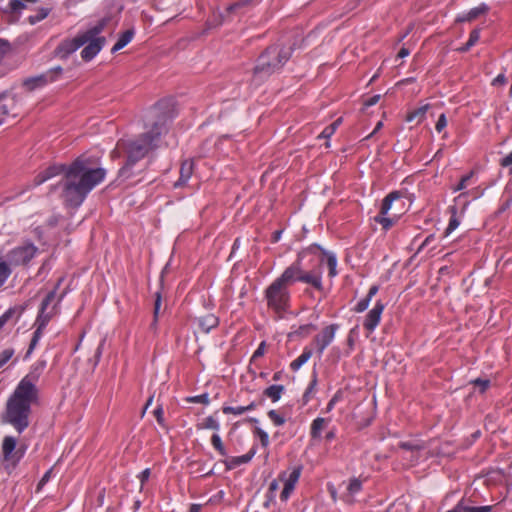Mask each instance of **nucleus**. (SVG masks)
Wrapping results in <instances>:
<instances>
[{
    "label": "nucleus",
    "mask_w": 512,
    "mask_h": 512,
    "mask_svg": "<svg viewBox=\"0 0 512 512\" xmlns=\"http://www.w3.org/2000/svg\"><path fill=\"white\" fill-rule=\"evenodd\" d=\"M163 102L156 103L150 111V118L153 120L151 128L138 135L134 139H120L112 157H117L123 152L126 155L125 164L119 169L118 177L127 180L141 172L138 163L154 152L159 147L162 134L167 132V122L171 116L161 111Z\"/></svg>",
    "instance_id": "f257e3e1"
},
{
    "label": "nucleus",
    "mask_w": 512,
    "mask_h": 512,
    "mask_svg": "<svg viewBox=\"0 0 512 512\" xmlns=\"http://www.w3.org/2000/svg\"><path fill=\"white\" fill-rule=\"evenodd\" d=\"M45 366L42 361L26 375L16 386L6 402L1 415L3 423L10 424L18 433H22L30 425L32 405L38 403L39 391L35 383Z\"/></svg>",
    "instance_id": "f03ea898"
},
{
    "label": "nucleus",
    "mask_w": 512,
    "mask_h": 512,
    "mask_svg": "<svg viewBox=\"0 0 512 512\" xmlns=\"http://www.w3.org/2000/svg\"><path fill=\"white\" fill-rule=\"evenodd\" d=\"M106 171L103 168H92L87 159L78 157L68 169L63 178L62 199L66 206L79 207L88 193L101 181Z\"/></svg>",
    "instance_id": "7ed1b4c3"
},
{
    "label": "nucleus",
    "mask_w": 512,
    "mask_h": 512,
    "mask_svg": "<svg viewBox=\"0 0 512 512\" xmlns=\"http://www.w3.org/2000/svg\"><path fill=\"white\" fill-rule=\"evenodd\" d=\"M107 23L108 19L103 18L96 25L78 33L74 38L64 39L55 49L56 56L67 59L72 53L87 44L81 51V57L86 62L92 60L106 43L105 37L99 35L103 32Z\"/></svg>",
    "instance_id": "20e7f679"
},
{
    "label": "nucleus",
    "mask_w": 512,
    "mask_h": 512,
    "mask_svg": "<svg viewBox=\"0 0 512 512\" xmlns=\"http://www.w3.org/2000/svg\"><path fill=\"white\" fill-rule=\"evenodd\" d=\"M292 55L291 47H279L277 45L269 46L258 58L257 65L254 67V77L266 78L278 71L290 59Z\"/></svg>",
    "instance_id": "39448f33"
},
{
    "label": "nucleus",
    "mask_w": 512,
    "mask_h": 512,
    "mask_svg": "<svg viewBox=\"0 0 512 512\" xmlns=\"http://www.w3.org/2000/svg\"><path fill=\"white\" fill-rule=\"evenodd\" d=\"M267 307L281 315L290 306V292L284 285L274 280L265 290Z\"/></svg>",
    "instance_id": "423d86ee"
},
{
    "label": "nucleus",
    "mask_w": 512,
    "mask_h": 512,
    "mask_svg": "<svg viewBox=\"0 0 512 512\" xmlns=\"http://www.w3.org/2000/svg\"><path fill=\"white\" fill-rule=\"evenodd\" d=\"M302 471V466L295 467L292 472L289 474L287 478L284 476H280L278 479H274L270 482L267 498L268 501H272L275 498L276 491L279 489V482L284 483V487L280 494V499L282 501H287L290 497V494L295 488L296 483L298 482Z\"/></svg>",
    "instance_id": "0eeeda50"
},
{
    "label": "nucleus",
    "mask_w": 512,
    "mask_h": 512,
    "mask_svg": "<svg viewBox=\"0 0 512 512\" xmlns=\"http://www.w3.org/2000/svg\"><path fill=\"white\" fill-rule=\"evenodd\" d=\"M63 69L60 66H57L55 68H52L48 70L47 72L29 77L23 81V87L28 91L32 92L37 88L44 87L48 83H52L59 79V77L62 75Z\"/></svg>",
    "instance_id": "6e6552de"
},
{
    "label": "nucleus",
    "mask_w": 512,
    "mask_h": 512,
    "mask_svg": "<svg viewBox=\"0 0 512 512\" xmlns=\"http://www.w3.org/2000/svg\"><path fill=\"white\" fill-rule=\"evenodd\" d=\"M16 444L17 441L12 436H5L2 442L3 459L13 468L17 466L25 453V448L16 449Z\"/></svg>",
    "instance_id": "1a4fd4ad"
},
{
    "label": "nucleus",
    "mask_w": 512,
    "mask_h": 512,
    "mask_svg": "<svg viewBox=\"0 0 512 512\" xmlns=\"http://www.w3.org/2000/svg\"><path fill=\"white\" fill-rule=\"evenodd\" d=\"M37 250L32 243L16 247L8 254L9 262L15 266L26 265L35 256Z\"/></svg>",
    "instance_id": "9d476101"
},
{
    "label": "nucleus",
    "mask_w": 512,
    "mask_h": 512,
    "mask_svg": "<svg viewBox=\"0 0 512 512\" xmlns=\"http://www.w3.org/2000/svg\"><path fill=\"white\" fill-rule=\"evenodd\" d=\"M46 310L47 309H42V306H40V309H39V312H38V315H37V318L35 321L36 330L33 333L26 356H29L32 353V351L35 349L40 338L42 337L43 330L46 328L49 321L53 317V313L46 312Z\"/></svg>",
    "instance_id": "9b49d317"
},
{
    "label": "nucleus",
    "mask_w": 512,
    "mask_h": 512,
    "mask_svg": "<svg viewBox=\"0 0 512 512\" xmlns=\"http://www.w3.org/2000/svg\"><path fill=\"white\" fill-rule=\"evenodd\" d=\"M338 324H330L322 329V331L313 338V344L316 347L319 357L324 350L331 344L338 330Z\"/></svg>",
    "instance_id": "f8f14e48"
},
{
    "label": "nucleus",
    "mask_w": 512,
    "mask_h": 512,
    "mask_svg": "<svg viewBox=\"0 0 512 512\" xmlns=\"http://www.w3.org/2000/svg\"><path fill=\"white\" fill-rule=\"evenodd\" d=\"M301 264L302 263L300 259L296 260L294 263L288 266L275 280L289 289V286L297 281H300Z\"/></svg>",
    "instance_id": "ddd939ff"
},
{
    "label": "nucleus",
    "mask_w": 512,
    "mask_h": 512,
    "mask_svg": "<svg viewBox=\"0 0 512 512\" xmlns=\"http://www.w3.org/2000/svg\"><path fill=\"white\" fill-rule=\"evenodd\" d=\"M384 307L381 301H377L373 309L366 315L363 326L368 332H373L379 324Z\"/></svg>",
    "instance_id": "4468645a"
},
{
    "label": "nucleus",
    "mask_w": 512,
    "mask_h": 512,
    "mask_svg": "<svg viewBox=\"0 0 512 512\" xmlns=\"http://www.w3.org/2000/svg\"><path fill=\"white\" fill-rule=\"evenodd\" d=\"M67 169H68V167H66L65 165H52V166L48 167L45 171L39 173L34 178V184L40 185L53 176H56V175H59L62 173L65 174Z\"/></svg>",
    "instance_id": "2eb2a0df"
},
{
    "label": "nucleus",
    "mask_w": 512,
    "mask_h": 512,
    "mask_svg": "<svg viewBox=\"0 0 512 512\" xmlns=\"http://www.w3.org/2000/svg\"><path fill=\"white\" fill-rule=\"evenodd\" d=\"M489 11V6L482 3L478 7L472 8L469 12L463 15H459L456 18V22L463 23V22H471L481 15H485Z\"/></svg>",
    "instance_id": "dca6fc26"
},
{
    "label": "nucleus",
    "mask_w": 512,
    "mask_h": 512,
    "mask_svg": "<svg viewBox=\"0 0 512 512\" xmlns=\"http://www.w3.org/2000/svg\"><path fill=\"white\" fill-rule=\"evenodd\" d=\"M194 169V163L192 160H184L180 167V177L177 182H175L174 186L179 187L186 184V182L190 179L192 176Z\"/></svg>",
    "instance_id": "f3484780"
},
{
    "label": "nucleus",
    "mask_w": 512,
    "mask_h": 512,
    "mask_svg": "<svg viewBox=\"0 0 512 512\" xmlns=\"http://www.w3.org/2000/svg\"><path fill=\"white\" fill-rule=\"evenodd\" d=\"M200 330L204 333L210 332L211 329L216 328L219 324V319L214 314H207L196 319Z\"/></svg>",
    "instance_id": "a211bd4d"
},
{
    "label": "nucleus",
    "mask_w": 512,
    "mask_h": 512,
    "mask_svg": "<svg viewBox=\"0 0 512 512\" xmlns=\"http://www.w3.org/2000/svg\"><path fill=\"white\" fill-rule=\"evenodd\" d=\"M300 282L310 284L318 291L323 290L321 276L319 274L304 271L302 267H301Z\"/></svg>",
    "instance_id": "6ab92c4d"
},
{
    "label": "nucleus",
    "mask_w": 512,
    "mask_h": 512,
    "mask_svg": "<svg viewBox=\"0 0 512 512\" xmlns=\"http://www.w3.org/2000/svg\"><path fill=\"white\" fill-rule=\"evenodd\" d=\"M362 489V483L359 479L353 478L350 480V483L348 485V493L343 495L342 499L349 505L354 504V494L360 492Z\"/></svg>",
    "instance_id": "aec40b11"
},
{
    "label": "nucleus",
    "mask_w": 512,
    "mask_h": 512,
    "mask_svg": "<svg viewBox=\"0 0 512 512\" xmlns=\"http://www.w3.org/2000/svg\"><path fill=\"white\" fill-rule=\"evenodd\" d=\"M430 105L429 104H425L421 107H418L412 111H410L407 115H406V118L405 120L407 122H412V121H416V124H419L421 123L424 118H425V115L427 113V110L429 109Z\"/></svg>",
    "instance_id": "412c9836"
},
{
    "label": "nucleus",
    "mask_w": 512,
    "mask_h": 512,
    "mask_svg": "<svg viewBox=\"0 0 512 512\" xmlns=\"http://www.w3.org/2000/svg\"><path fill=\"white\" fill-rule=\"evenodd\" d=\"M256 449L252 448L247 454L238 456V457H232L229 461H226L225 464L227 466V469H233L236 466H239L241 464L248 463L252 457L255 455Z\"/></svg>",
    "instance_id": "4be33fe9"
},
{
    "label": "nucleus",
    "mask_w": 512,
    "mask_h": 512,
    "mask_svg": "<svg viewBox=\"0 0 512 512\" xmlns=\"http://www.w3.org/2000/svg\"><path fill=\"white\" fill-rule=\"evenodd\" d=\"M134 36V30L128 29L124 31L118 38L115 45L112 47L111 52L115 53L121 49H123L133 38Z\"/></svg>",
    "instance_id": "5701e85b"
},
{
    "label": "nucleus",
    "mask_w": 512,
    "mask_h": 512,
    "mask_svg": "<svg viewBox=\"0 0 512 512\" xmlns=\"http://www.w3.org/2000/svg\"><path fill=\"white\" fill-rule=\"evenodd\" d=\"M313 351L310 347H305L301 355L293 360L290 364V368L293 371H297L302 365H304L312 356Z\"/></svg>",
    "instance_id": "b1692460"
},
{
    "label": "nucleus",
    "mask_w": 512,
    "mask_h": 512,
    "mask_svg": "<svg viewBox=\"0 0 512 512\" xmlns=\"http://www.w3.org/2000/svg\"><path fill=\"white\" fill-rule=\"evenodd\" d=\"M284 390L285 387L283 385H271L264 389L263 395L271 399L272 402H277Z\"/></svg>",
    "instance_id": "393cba45"
},
{
    "label": "nucleus",
    "mask_w": 512,
    "mask_h": 512,
    "mask_svg": "<svg viewBox=\"0 0 512 512\" xmlns=\"http://www.w3.org/2000/svg\"><path fill=\"white\" fill-rule=\"evenodd\" d=\"M377 292H378V286H377V285H373V286H371V287H370V289H369V292H368L367 296H366L365 298L361 299V300L357 303V305H356V307H355V309H354V310H355L356 312H358V313L365 311V310L368 308V306H369V303H370V301H371V298H372V297H373Z\"/></svg>",
    "instance_id": "a878e982"
},
{
    "label": "nucleus",
    "mask_w": 512,
    "mask_h": 512,
    "mask_svg": "<svg viewBox=\"0 0 512 512\" xmlns=\"http://www.w3.org/2000/svg\"><path fill=\"white\" fill-rule=\"evenodd\" d=\"M400 197L401 194L398 191H393L389 193L382 201L379 214L386 215L388 211L391 209L392 202L394 200L399 199Z\"/></svg>",
    "instance_id": "bb28decb"
},
{
    "label": "nucleus",
    "mask_w": 512,
    "mask_h": 512,
    "mask_svg": "<svg viewBox=\"0 0 512 512\" xmlns=\"http://www.w3.org/2000/svg\"><path fill=\"white\" fill-rule=\"evenodd\" d=\"M256 403L251 402L247 406H238V407H232V406H223L222 411L224 414H234V415H241L245 413L246 411H251L256 408Z\"/></svg>",
    "instance_id": "cd10ccee"
},
{
    "label": "nucleus",
    "mask_w": 512,
    "mask_h": 512,
    "mask_svg": "<svg viewBox=\"0 0 512 512\" xmlns=\"http://www.w3.org/2000/svg\"><path fill=\"white\" fill-rule=\"evenodd\" d=\"M326 424V419L318 417L313 420L311 424L310 434L313 439H318L321 436V432Z\"/></svg>",
    "instance_id": "c85d7f7f"
},
{
    "label": "nucleus",
    "mask_w": 512,
    "mask_h": 512,
    "mask_svg": "<svg viewBox=\"0 0 512 512\" xmlns=\"http://www.w3.org/2000/svg\"><path fill=\"white\" fill-rule=\"evenodd\" d=\"M451 217L449 220V224L445 230L444 236L447 237L450 233H452L460 224L458 218H457V207L451 206L449 208Z\"/></svg>",
    "instance_id": "c756f323"
},
{
    "label": "nucleus",
    "mask_w": 512,
    "mask_h": 512,
    "mask_svg": "<svg viewBox=\"0 0 512 512\" xmlns=\"http://www.w3.org/2000/svg\"><path fill=\"white\" fill-rule=\"evenodd\" d=\"M317 329V326L310 323V324H305V325H301L298 327L297 330L291 332L289 334V337H301V338H304V337H307L312 331H315Z\"/></svg>",
    "instance_id": "7c9ffc66"
},
{
    "label": "nucleus",
    "mask_w": 512,
    "mask_h": 512,
    "mask_svg": "<svg viewBox=\"0 0 512 512\" xmlns=\"http://www.w3.org/2000/svg\"><path fill=\"white\" fill-rule=\"evenodd\" d=\"M322 253L326 256V262L327 266L329 268V276L334 277L337 275V259L336 256L332 253L326 252L325 250L321 249Z\"/></svg>",
    "instance_id": "2f4dec72"
},
{
    "label": "nucleus",
    "mask_w": 512,
    "mask_h": 512,
    "mask_svg": "<svg viewBox=\"0 0 512 512\" xmlns=\"http://www.w3.org/2000/svg\"><path fill=\"white\" fill-rule=\"evenodd\" d=\"M50 11H51V8H48V7H42L40 9H38L35 14L30 15L28 17L29 23L34 25V24L42 21L49 15Z\"/></svg>",
    "instance_id": "473e14b6"
},
{
    "label": "nucleus",
    "mask_w": 512,
    "mask_h": 512,
    "mask_svg": "<svg viewBox=\"0 0 512 512\" xmlns=\"http://www.w3.org/2000/svg\"><path fill=\"white\" fill-rule=\"evenodd\" d=\"M197 429H212L218 431L220 429V425L213 416H208L201 423L197 424Z\"/></svg>",
    "instance_id": "72a5a7b5"
},
{
    "label": "nucleus",
    "mask_w": 512,
    "mask_h": 512,
    "mask_svg": "<svg viewBox=\"0 0 512 512\" xmlns=\"http://www.w3.org/2000/svg\"><path fill=\"white\" fill-rule=\"evenodd\" d=\"M211 444L214 447V449L217 450L221 456H224V457L227 456V454H228L227 450L224 447L223 442L218 434L215 433L212 435Z\"/></svg>",
    "instance_id": "f704fd0d"
},
{
    "label": "nucleus",
    "mask_w": 512,
    "mask_h": 512,
    "mask_svg": "<svg viewBox=\"0 0 512 512\" xmlns=\"http://www.w3.org/2000/svg\"><path fill=\"white\" fill-rule=\"evenodd\" d=\"M25 308V306L10 307L3 315H1V317L4 318L5 322L7 323L14 315L20 317L24 312Z\"/></svg>",
    "instance_id": "c9c22d12"
},
{
    "label": "nucleus",
    "mask_w": 512,
    "mask_h": 512,
    "mask_svg": "<svg viewBox=\"0 0 512 512\" xmlns=\"http://www.w3.org/2000/svg\"><path fill=\"white\" fill-rule=\"evenodd\" d=\"M374 221L376 223H379L382 226L383 230H385V231L389 230L395 222L394 219L386 217L385 215H381V214H378L377 216H375Z\"/></svg>",
    "instance_id": "e433bc0d"
},
{
    "label": "nucleus",
    "mask_w": 512,
    "mask_h": 512,
    "mask_svg": "<svg viewBox=\"0 0 512 512\" xmlns=\"http://www.w3.org/2000/svg\"><path fill=\"white\" fill-rule=\"evenodd\" d=\"M342 122V118H338L335 120L331 125L327 126L322 133L320 134V137L323 138H330L336 131L337 127Z\"/></svg>",
    "instance_id": "4c0bfd02"
},
{
    "label": "nucleus",
    "mask_w": 512,
    "mask_h": 512,
    "mask_svg": "<svg viewBox=\"0 0 512 512\" xmlns=\"http://www.w3.org/2000/svg\"><path fill=\"white\" fill-rule=\"evenodd\" d=\"M257 0H239L233 4H231L228 8H227V11L230 12V13H234V12H237L238 10H240L241 8L243 7H246L254 2H256Z\"/></svg>",
    "instance_id": "58836bf2"
},
{
    "label": "nucleus",
    "mask_w": 512,
    "mask_h": 512,
    "mask_svg": "<svg viewBox=\"0 0 512 512\" xmlns=\"http://www.w3.org/2000/svg\"><path fill=\"white\" fill-rule=\"evenodd\" d=\"M267 415L276 426H282L286 421L285 418L282 415H280L276 410L268 411Z\"/></svg>",
    "instance_id": "ea45409f"
},
{
    "label": "nucleus",
    "mask_w": 512,
    "mask_h": 512,
    "mask_svg": "<svg viewBox=\"0 0 512 512\" xmlns=\"http://www.w3.org/2000/svg\"><path fill=\"white\" fill-rule=\"evenodd\" d=\"M10 274L11 269L8 264L6 262H0V286L4 284Z\"/></svg>",
    "instance_id": "a19ab883"
},
{
    "label": "nucleus",
    "mask_w": 512,
    "mask_h": 512,
    "mask_svg": "<svg viewBox=\"0 0 512 512\" xmlns=\"http://www.w3.org/2000/svg\"><path fill=\"white\" fill-rule=\"evenodd\" d=\"M13 348H7L0 353V368H2L14 355Z\"/></svg>",
    "instance_id": "79ce46f5"
},
{
    "label": "nucleus",
    "mask_w": 512,
    "mask_h": 512,
    "mask_svg": "<svg viewBox=\"0 0 512 512\" xmlns=\"http://www.w3.org/2000/svg\"><path fill=\"white\" fill-rule=\"evenodd\" d=\"M471 384H473L475 387H478L480 393H484L490 386V380L477 378L475 380H472Z\"/></svg>",
    "instance_id": "37998d69"
},
{
    "label": "nucleus",
    "mask_w": 512,
    "mask_h": 512,
    "mask_svg": "<svg viewBox=\"0 0 512 512\" xmlns=\"http://www.w3.org/2000/svg\"><path fill=\"white\" fill-rule=\"evenodd\" d=\"M254 433L259 437L261 445L264 448L268 447V445H269V436H268V434L264 430L259 428V427H256L254 429Z\"/></svg>",
    "instance_id": "c03bdc74"
},
{
    "label": "nucleus",
    "mask_w": 512,
    "mask_h": 512,
    "mask_svg": "<svg viewBox=\"0 0 512 512\" xmlns=\"http://www.w3.org/2000/svg\"><path fill=\"white\" fill-rule=\"evenodd\" d=\"M499 165L503 168H508L509 175H512V151L500 159Z\"/></svg>",
    "instance_id": "a18cd8bd"
},
{
    "label": "nucleus",
    "mask_w": 512,
    "mask_h": 512,
    "mask_svg": "<svg viewBox=\"0 0 512 512\" xmlns=\"http://www.w3.org/2000/svg\"><path fill=\"white\" fill-rule=\"evenodd\" d=\"M186 400L188 402L201 403V404H204V405H208L209 402H210L209 396H208L207 393H204V394H201V395H198V396L188 397Z\"/></svg>",
    "instance_id": "49530a36"
},
{
    "label": "nucleus",
    "mask_w": 512,
    "mask_h": 512,
    "mask_svg": "<svg viewBox=\"0 0 512 512\" xmlns=\"http://www.w3.org/2000/svg\"><path fill=\"white\" fill-rule=\"evenodd\" d=\"M162 303L161 293L158 291L155 293L153 316L159 317V311Z\"/></svg>",
    "instance_id": "de8ad7c7"
},
{
    "label": "nucleus",
    "mask_w": 512,
    "mask_h": 512,
    "mask_svg": "<svg viewBox=\"0 0 512 512\" xmlns=\"http://www.w3.org/2000/svg\"><path fill=\"white\" fill-rule=\"evenodd\" d=\"M56 289H53L52 291H50L46 296L45 298L43 299L42 303L40 306H42V309H47L48 306L50 305V303L54 300L55 296H56Z\"/></svg>",
    "instance_id": "09e8293b"
},
{
    "label": "nucleus",
    "mask_w": 512,
    "mask_h": 512,
    "mask_svg": "<svg viewBox=\"0 0 512 512\" xmlns=\"http://www.w3.org/2000/svg\"><path fill=\"white\" fill-rule=\"evenodd\" d=\"M399 447L410 451H420L423 448V446L411 442H400Z\"/></svg>",
    "instance_id": "8fccbe9b"
},
{
    "label": "nucleus",
    "mask_w": 512,
    "mask_h": 512,
    "mask_svg": "<svg viewBox=\"0 0 512 512\" xmlns=\"http://www.w3.org/2000/svg\"><path fill=\"white\" fill-rule=\"evenodd\" d=\"M492 506L472 507L464 504L465 512H491Z\"/></svg>",
    "instance_id": "3c124183"
},
{
    "label": "nucleus",
    "mask_w": 512,
    "mask_h": 512,
    "mask_svg": "<svg viewBox=\"0 0 512 512\" xmlns=\"http://www.w3.org/2000/svg\"><path fill=\"white\" fill-rule=\"evenodd\" d=\"M480 38V30L479 29H473L470 32L469 39H468V46H474Z\"/></svg>",
    "instance_id": "603ef678"
},
{
    "label": "nucleus",
    "mask_w": 512,
    "mask_h": 512,
    "mask_svg": "<svg viewBox=\"0 0 512 512\" xmlns=\"http://www.w3.org/2000/svg\"><path fill=\"white\" fill-rule=\"evenodd\" d=\"M473 175V172L471 171L470 173H468L467 175L463 176L461 179H460V182L458 183V185L454 188L455 191H460V190H463L466 188L467 186V182L470 180V178L472 177Z\"/></svg>",
    "instance_id": "864d4df0"
},
{
    "label": "nucleus",
    "mask_w": 512,
    "mask_h": 512,
    "mask_svg": "<svg viewBox=\"0 0 512 512\" xmlns=\"http://www.w3.org/2000/svg\"><path fill=\"white\" fill-rule=\"evenodd\" d=\"M265 351H266V342L262 341L259 344L258 348L253 353L251 360H255V359L259 358V357H262L265 354Z\"/></svg>",
    "instance_id": "5fc2aeb1"
},
{
    "label": "nucleus",
    "mask_w": 512,
    "mask_h": 512,
    "mask_svg": "<svg viewBox=\"0 0 512 512\" xmlns=\"http://www.w3.org/2000/svg\"><path fill=\"white\" fill-rule=\"evenodd\" d=\"M447 125V119L445 114H441L436 122L435 129L437 132H441Z\"/></svg>",
    "instance_id": "6e6d98bb"
},
{
    "label": "nucleus",
    "mask_w": 512,
    "mask_h": 512,
    "mask_svg": "<svg viewBox=\"0 0 512 512\" xmlns=\"http://www.w3.org/2000/svg\"><path fill=\"white\" fill-rule=\"evenodd\" d=\"M154 416L157 420V422L160 424V425H163V422H164V418H163V408L161 405H158L157 408L154 410Z\"/></svg>",
    "instance_id": "4d7b16f0"
},
{
    "label": "nucleus",
    "mask_w": 512,
    "mask_h": 512,
    "mask_svg": "<svg viewBox=\"0 0 512 512\" xmlns=\"http://www.w3.org/2000/svg\"><path fill=\"white\" fill-rule=\"evenodd\" d=\"M507 83V78L504 74H499L494 80L492 81L493 86H502Z\"/></svg>",
    "instance_id": "13d9d810"
},
{
    "label": "nucleus",
    "mask_w": 512,
    "mask_h": 512,
    "mask_svg": "<svg viewBox=\"0 0 512 512\" xmlns=\"http://www.w3.org/2000/svg\"><path fill=\"white\" fill-rule=\"evenodd\" d=\"M380 97H381L380 95H374V96L366 99L364 101V106L365 107H370V106H373V105L377 104L378 101L380 100Z\"/></svg>",
    "instance_id": "bf43d9fd"
},
{
    "label": "nucleus",
    "mask_w": 512,
    "mask_h": 512,
    "mask_svg": "<svg viewBox=\"0 0 512 512\" xmlns=\"http://www.w3.org/2000/svg\"><path fill=\"white\" fill-rule=\"evenodd\" d=\"M9 115V108L6 104L0 106V125L3 124L5 116Z\"/></svg>",
    "instance_id": "052dcab7"
},
{
    "label": "nucleus",
    "mask_w": 512,
    "mask_h": 512,
    "mask_svg": "<svg viewBox=\"0 0 512 512\" xmlns=\"http://www.w3.org/2000/svg\"><path fill=\"white\" fill-rule=\"evenodd\" d=\"M51 470H48L38 483L37 490H40L50 479Z\"/></svg>",
    "instance_id": "680f3d73"
},
{
    "label": "nucleus",
    "mask_w": 512,
    "mask_h": 512,
    "mask_svg": "<svg viewBox=\"0 0 512 512\" xmlns=\"http://www.w3.org/2000/svg\"><path fill=\"white\" fill-rule=\"evenodd\" d=\"M149 476H150V469H148V468L143 470L140 473L139 478H140V481H141L142 485L148 480Z\"/></svg>",
    "instance_id": "e2e57ef3"
},
{
    "label": "nucleus",
    "mask_w": 512,
    "mask_h": 512,
    "mask_svg": "<svg viewBox=\"0 0 512 512\" xmlns=\"http://www.w3.org/2000/svg\"><path fill=\"white\" fill-rule=\"evenodd\" d=\"M102 347H103V341L99 344V346L96 349V352H95V355H94V357H95V365H97V363L99 362V360L101 358Z\"/></svg>",
    "instance_id": "0e129e2a"
},
{
    "label": "nucleus",
    "mask_w": 512,
    "mask_h": 512,
    "mask_svg": "<svg viewBox=\"0 0 512 512\" xmlns=\"http://www.w3.org/2000/svg\"><path fill=\"white\" fill-rule=\"evenodd\" d=\"M447 512H465L464 511V502L463 501L458 502L457 505L453 509L448 510Z\"/></svg>",
    "instance_id": "69168bd1"
},
{
    "label": "nucleus",
    "mask_w": 512,
    "mask_h": 512,
    "mask_svg": "<svg viewBox=\"0 0 512 512\" xmlns=\"http://www.w3.org/2000/svg\"><path fill=\"white\" fill-rule=\"evenodd\" d=\"M409 53H410V52H409V50H408L407 48L402 47V48L399 50V52H398V55H397V56H398L399 58H404V57L408 56V55H409Z\"/></svg>",
    "instance_id": "338daca9"
},
{
    "label": "nucleus",
    "mask_w": 512,
    "mask_h": 512,
    "mask_svg": "<svg viewBox=\"0 0 512 512\" xmlns=\"http://www.w3.org/2000/svg\"><path fill=\"white\" fill-rule=\"evenodd\" d=\"M201 505L200 504H191L189 508V512H200Z\"/></svg>",
    "instance_id": "774afa93"
}]
</instances>
